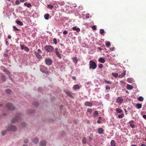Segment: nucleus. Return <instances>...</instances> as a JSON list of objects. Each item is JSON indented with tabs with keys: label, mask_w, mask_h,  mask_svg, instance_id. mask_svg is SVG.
<instances>
[{
	"label": "nucleus",
	"mask_w": 146,
	"mask_h": 146,
	"mask_svg": "<svg viewBox=\"0 0 146 146\" xmlns=\"http://www.w3.org/2000/svg\"><path fill=\"white\" fill-rule=\"evenodd\" d=\"M49 16V14L48 13H47L44 15V18L46 20H48V19Z\"/></svg>",
	"instance_id": "obj_26"
},
{
	"label": "nucleus",
	"mask_w": 146,
	"mask_h": 146,
	"mask_svg": "<svg viewBox=\"0 0 146 146\" xmlns=\"http://www.w3.org/2000/svg\"><path fill=\"white\" fill-rule=\"evenodd\" d=\"M99 60L100 62L102 63H104L105 62V60L103 58H100L99 59Z\"/></svg>",
	"instance_id": "obj_20"
},
{
	"label": "nucleus",
	"mask_w": 146,
	"mask_h": 146,
	"mask_svg": "<svg viewBox=\"0 0 146 146\" xmlns=\"http://www.w3.org/2000/svg\"><path fill=\"white\" fill-rule=\"evenodd\" d=\"M5 91L7 93L9 94L11 93V90L9 89L6 90Z\"/></svg>",
	"instance_id": "obj_35"
},
{
	"label": "nucleus",
	"mask_w": 146,
	"mask_h": 146,
	"mask_svg": "<svg viewBox=\"0 0 146 146\" xmlns=\"http://www.w3.org/2000/svg\"><path fill=\"white\" fill-rule=\"evenodd\" d=\"M13 28L15 31H20V30L17 28L15 26H13Z\"/></svg>",
	"instance_id": "obj_38"
},
{
	"label": "nucleus",
	"mask_w": 146,
	"mask_h": 146,
	"mask_svg": "<svg viewBox=\"0 0 146 146\" xmlns=\"http://www.w3.org/2000/svg\"><path fill=\"white\" fill-rule=\"evenodd\" d=\"M98 133L100 134H101L103 133L104 130L102 128H98Z\"/></svg>",
	"instance_id": "obj_11"
},
{
	"label": "nucleus",
	"mask_w": 146,
	"mask_h": 146,
	"mask_svg": "<svg viewBox=\"0 0 146 146\" xmlns=\"http://www.w3.org/2000/svg\"><path fill=\"white\" fill-rule=\"evenodd\" d=\"M48 7L50 8L51 9H52L53 7V6L51 5H48Z\"/></svg>",
	"instance_id": "obj_46"
},
{
	"label": "nucleus",
	"mask_w": 146,
	"mask_h": 146,
	"mask_svg": "<svg viewBox=\"0 0 146 146\" xmlns=\"http://www.w3.org/2000/svg\"><path fill=\"white\" fill-rule=\"evenodd\" d=\"M8 109L10 110L13 111L15 109V108L11 104L8 103L6 105Z\"/></svg>",
	"instance_id": "obj_5"
},
{
	"label": "nucleus",
	"mask_w": 146,
	"mask_h": 146,
	"mask_svg": "<svg viewBox=\"0 0 146 146\" xmlns=\"http://www.w3.org/2000/svg\"><path fill=\"white\" fill-rule=\"evenodd\" d=\"M55 54L60 59L62 58V56H61L60 54L59 53V52L55 53Z\"/></svg>",
	"instance_id": "obj_25"
},
{
	"label": "nucleus",
	"mask_w": 146,
	"mask_h": 146,
	"mask_svg": "<svg viewBox=\"0 0 146 146\" xmlns=\"http://www.w3.org/2000/svg\"><path fill=\"white\" fill-rule=\"evenodd\" d=\"M55 53L57 52H58V49L57 48H55Z\"/></svg>",
	"instance_id": "obj_51"
},
{
	"label": "nucleus",
	"mask_w": 146,
	"mask_h": 146,
	"mask_svg": "<svg viewBox=\"0 0 146 146\" xmlns=\"http://www.w3.org/2000/svg\"><path fill=\"white\" fill-rule=\"evenodd\" d=\"M129 123L130 127L132 128H134L135 126L134 125V122L133 121H130Z\"/></svg>",
	"instance_id": "obj_16"
},
{
	"label": "nucleus",
	"mask_w": 146,
	"mask_h": 146,
	"mask_svg": "<svg viewBox=\"0 0 146 146\" xmlns=\"http://www.w3.org/2000/svg\"><path fill=\"white\" fill-rule=\"evenodd\" d=\"M137 100L139 101H141L143 100V98L142 96H140L138 98Z\"/></svg>",
	"instance_id": "obj_33"
},
{
	"label": "nucleus",
	"mask_w": 146,
	"mask_h": 146,
	"mask_svg": "<svg viewBox=\"0 0 146 146\" xmlns=\"http://www.w3.org/2000/svg\"><path fill=\"white\" fill-rule=\"evenodd\" d=\"M133 88V87L131 86L128 84V90H131Z\"/></svg>",
	"instance_id": "obj_43"
},
{
	"label": "nucleus",
	"mask_w": 146,
	"mask_h": 146,
	"mask_svg": "<svg viewBox=\"0 0 146 146\" xmlns=\"http://www.w3.org/2000/svg\"><path fill=\"white\" fill-rule=\"evenodd\" d=\"M73 88L74 90L78 89L80 88V87L78 84H76L73 86Z\"/></svg>",
	"instance_id": "obj_15"
},
{
	"label": "nucleus",
	"mask_w": 146,
	"mask_h": 146,
	"mask_svg": "<svg viewBox=\"0 0 146 146\" xmlns=\"http://www.w3.org/2000/svg\"><path fill=\"white\" fill-rule=\"evenodd\" d=\"M92 110L91 109L88 108L87 109V112L89 113L90 114L92 112Z\"/></svg>",
	"instance_id": "obj_40"
},
{
	"label": "nucleus",
	"mask_w": 146,
	"mask_h": 146,
	"mask_svg": "<svg viewBox=\"0 0 146 146\" xmlns=\"http://www.w3.org/2000/svg\"><path fill=\"white\" fill-rule=\"evenodd\" d=\"M110 49L111 51H113L115 50V48L114 47L111 48H110Z\"/></svg>",
	"instance_id": "obj_54"
},
{
	"label": "nucleus",
	"mask_w": 146,
	"mask_h": 146,
	"mask_svg": "<svg viewBox=\"0 0 146 146\" xmlns=\"http://www.w3.org/2000/svg\"><path fill=\"white\" fill-rule=\"evenodd\" d=\"M86 19H89V14H86Z\"/></svg>",
	"instance_id": "obj_58"
},
{
	"label": "nucleus",
	"mask_w": 146,
	"mask_h": 146,
	"mask_svg": "<svg viewBox=\"0 0 146 146\" xmlns=\"http://www.w3.org/2000/svg\"><path fill=\"white\" fill-rule=\"evenodd\" d=\"M103 66V64H100L98 66V67L100 68H102Z\"/></svg>",
	"instance_id": "obj_52"
},
{
	"label": "nucleus",
	"mask_w": 146,
	"mask_h": 146,
	"mask_svg": "<svg viewBox=\"0 0 146 146\" xmlns=\"http://www.w3.org/2000/svg\"><path fill=\"white\" fill-rule=\"evenodd\" d=\"M34 112V111H33V110H30L29 111V113H33Z\"/></svg>",
	"instance_id": "obj_59"
},
{
	"label": "nucleus",
	"mask_w": 146,
	"mask_h": 146,
	"mask_svg": "<svg viewBox=\"0 0 146 146\" xmlns=\"http://www.w3.org/2000/svg\"><path fill=\"white\" fill-rule=\"evenodd\" d=\"M6 133V131H4L1 132V134L2 135L4 136Z\"/></svg>",
	"instance_id": "obj_42"
},
{
	"label": "nucleus",
	"mask_w": 146,
	"mask_h": 146,
	"mask_svg": "<svg viewBox=\"0 0 146 146\" xmlns=\"http://www.w3.org/2000/svg\"><path fill=\"white\" fill-rule=\"evenodd\" d=\"M40 71L42 72L47 74L49 75L50 73L48 72L46 68L44 66H42L40 69Z\"/></svg>",
	"instance_id": "obj_6"
},
{
	"label": "nucleus",
	"mask_w": 146,
	"mask_h": 146,
	"mask_svg": "<svg viewBox=\"0 0 146 146\" xmlns=\"http://www.w3.org/2000/svg\"><path fill=\"white\" fill-rule=\"evenodd\" d=\"M72 78L73 80H76V78H75V77H74V76H73V77H72Z\"/></svg>",
	"instance_id": "obj_61"
},
{
	"label": "nucleus",
	"mask_w": 146,
	"mask_h": 146,
	"mask_svg": "<svg viewBox=\"0 0 146 146\" xmlns=\"http://www.w3.org/2000/svg\"><path fill=\"white\" fill-rule=\"evenodd\" d=\"M82 141L83 143L86 144L87 142L86 139L85 137H84L82 139Z\"/></svg>",
	"instance_id": "obj_29"
},
{
	"label": "nucleus",
	"mask_w": 146,
	"mask_h": 146,
	"mask_svg": "<svg viewBox=\"0 0 146 146\" xmlns=\"http://www.w3.org/2000/svg\"><path fill=\"white\" fill-rule=\"evenodd\" d=\"M45 50L48 52H52L54 50L53 47L50 45H46L44 47Z\"/></svg>",
	"instance_id": "obj_1"
},
{
	"label": "nucleus",
	"mask_w": 146,
	"mask_h": 146,
	"mask_svg": "<svg viewBox=\"0 0 146 146\" xmlns=\"http://www.w3.org/2000/svg\"><path fill=\"white\" fill-rule=\"evenodd\" d=\"M92 28L93 30H95L96 29V26L95 25L92 26Z\"/></svg>",
	"instance_id": "obj_45"
},
{
	"label": "nucleus",
	"mask_w": 146,
	"mask_h": 146,
	"mask_svg": "<svg viewBox=\"0 0 146 146\" xmlns=\"http://www.w3.org/2000/svg\"><path fill=\"white\" fill-rule=\"evenodd\" d=\"M25 46V45L20 44V47L21 49V50H23V49H24V47Z\"/></svg>",
	"instance_id": "obj_41"
},
{
	"label": "nucleus",
	"mask_w": 146,
	"mask_h": 146,
	"mask_svg": "<svg viewBox=\"0 0 146 146\" xmlns=\"http://www.w3.org/2000/svg\"><path fill=\"white\" fill-rule=\"evenodd\" d=\"M104 30L103 29H100V33L102 35L104 33Z\"/></svg>",
	"instance_id": "obj_39"
},
{
	"label": "nucleus",
	"mask_w": 146,
	"mask_h": 146,
	"mask_svg": "<svg viewBox=\"0 0 146 146\" xmlns=\"http://www.w3.org/2000/svg\"><path fill=\"white\" fill-rule=\"evenodd\" d=\"M37 51H38V53H40L41 52V50L40 49H38L37 50Z\"/></svg>",
	"instance_id": "obj_57"
},
{
	"label": "nucleus",
	"mask_w": 146,
	"mask_h": 146,
	"mask_svg": "<svg viewBox=\"0 0 146 146\" xmlns=\"http://www.w3.org/2000/svg\"><path fill=\"white\" fill-rule=\"evenodd\" d=\"M72 29L74 31H76L77 33L79 32L80 31V29L79 28H77L76 27H73Z\"/></svg>",
	"instance_id": "obj_17"
},
{
	"label": "nucleus",
	"mask_w": 146,
	"mask_h": 146,
	"mask_svg": "<svg viewBox=\"0 0 146 146\" xmlns=\"http://www.w3.org/2000/svg\"><path fill=\"white\" fill-rule=\"evenodd\" d=\"M52 60L49 58H46L45 60V62L46 64L48 65H50L52 64Z\"/></svg>",
	"instance_id": "obj_7"
},
{
	"label": "nucleus",
	"mask_w": 146,
	"mask_h": 146,
	"mask_svg": "<svg viewBox=\"0 0 146 146\" xmlns=\"http://www.w3.org/2000/svg\"><path fill=\"white\" fill-rule=\"evenodd\" d=\"M33 104L36 106H38L39 105V104L38 102H33Z\"/></svg>",
	"instance_id": "obj_37"
},
{
	"label": "nucleus",
	"mask_w": 146,
	"mask_h": 146,
	"mask_svg": "<svg viewBox=\"0 0 146 146\" xmlns=\"http://www.w3.org/2000/svg\"><path fill=\"white\" fill-rule=\"evenodd\" d=\"M41 146H46V141L44 140H42L40 141Z\"/></svg>",
	"instance_id": "obj_13"
},
{
	"label": "nucleus",
	"mask_w": 146,
	"mask_h": 146,
	"mask_svg": "<svg viewBox=\"0 0 146 146\" xmlns=\"http://www.w3.org/2000/svg\"><path fill=\"white\" fill-rule=\"evenodd\" d=\"M72 59L73 60V62H74L76 64L77 62L78 61V60L76 57H72Z\"/></svg>",
	"instance_id": "obj_19"
},
{
	"label": "nucleus",
	"mask_w": 146,
	"mask_h": 146,
	"mask_svg": "<svg viewBox=\"0 0 146 146\" xmlns=\"http://www.w3.org/2000/svg\"><path fill=\"white\" fill-rule=\"evenodd\" d=\"M15 3V4L17 5H19V2L18 0H16Z\"/></svg>",
	"instance_id": "obj_49"
},
{
	"label": "nucleus",
	"mask_w": 146,
	"mask_h": 146,
	"mask_svg": "<svg viewBox=\"0 0 146 146\" xmlns=\"http://www.w3.org/2000/svg\"><path fill=\"white\" fill-rule=\"evenodd\" d=\"M142 105L141 104L137 103L136 104V108L138 109L141 108Z\"/></svg>",
	"instance_id": "obj_24"
},
{
	"label": "nucleus",
	"mask_w": 146,
	"mask_h": 146,
	"mask_svg": "<svg viewBox=\"0 0 146 146\" xmlns=\"http://www.w3.org/2000/svg\"><path fill=\"white\" fill-rule=\"evenodd\" d=\"M27 6L29 8L31 6V4L30 3H28V4L27 5Z\"/></svg>",
	"instance_id": "obj_50"
},
{
	"label": "nucleus",
	"mask_w": 146,
	"mask_h": 146,
	"mask_svg": "<svg viewBox=\"0 0 146 146\" xmlns=\"http://www.w3.org/2000/svg\"><path fill=\"white\" fill-rule=\"evenodd\" d=\"M3 71L5 72V73L8 75L9 77H10V72L6 68H5L3 70Z\"/></svg>",
	"instance_id": "obj_14"
},
{
	"label": "nucleus",
	"mask_w": 146,
	"mask_h": 146,
	"mask_svg": "<svg viewBox=\"0 0 146 146\" xmlns=\"http://www.w3.org/2000/svg\"><path fill=\"white\" fill-rule=\"evenodd\" d=\"M53 42L55 44H57V40L56 38H54L53 39Z\"/></svg>",
	"instance_id": "obj_44"
},
{
	"label": "nucleus",
	"mask_w": 146,
	"mask_h": 146,
	"mask_svg": "<svg viewBox=\"0 0 146 146\" xmlns=\"http://www.w3.org/2000/svg\"><path fill=\"white\" fill-rule=\"evenodd\" d=\"M39 141L38 138L36 137H35L33 141V142L35 143L36 144Z\"/></svg>",
	"instance_id": "obj_18"
},
{
	"label": "nucleus",
	"mask_w": 146,
	"mask_h": 146,
	"mask_svg": "<svg viewBox=\"0 0 146 146\" xmlns=\"http://www.w3.org/2000/svg\"><path fill=\"white\" fill-rule=\"evenodd\" d=\"M125 74V72H124L123 73H122L121 74V75L120 74L119 75H118V77H119V78H122L123 76H124Z\"/></svg>",
	"instance_id": "obj_27"
},
{
	"label": "nucleus",
	"mask_w": 146,
	"mask_h": 146,
	"mask_svg": "<svg viewBox=\"0 0 146 146\" xmlns=\"http://www.w3.org/2000/svg\"><path fill=\"white\" fill-rule=\"evenodd\" d=\"M84 104L85 106H88L91 107L92 106V103L88 101L86 102Z\"/></svg>",
	"instance_id": "obj_12"
},
{
	"label": "nucleus",
	"mask_w": 146,
	"mask_h": 146,
	"mask_svg": "<svg viewBox=\"0 0 146 146\" xmlns=\"http://www.w3.org/2000/svg\"><path fill=\"white\" fill-rule=\"evenodd\" d=\"M116 111L118 113H120L122 112V110L119 108H117L115 109Z\"/></svg>",
	"instance_id": "obj_28"
},
{
	"label": "nucleus",
	"mask_w": 146,
	"mask_h": 146,
	"mask_svg": "<svg viewBox=\"0 0 146 146\" xmlns=\"http://www.w3.org/2000/svg\"><path fill=\"white\" fill-rule=\"evenodd\" d=\"M24 49L25 51L27 52H29V48L27 46H26L25 45L24 47Z\"/></svg>",
	"instance_id": "obj_31"
},
{
	"label": "nucleus",
	"mask_w": 146,
	"mask_h": 146,
	"mask_svg": "<svg viewBox=\"0 0 146 146\" xmlns=\"http://www.w3.org/2000/svg\"><path fill=\"white\" fill-rule=\"evenodd\" d=\"M35 54L36 57V58L38 59H41L42 58L41 56L39 54V53H38L36 51L35 52Z\"/></svg>",
	"instance_id": "obj_10"
},
{
	"label": "nucleus",
	"mask_w": 146,
	"mask_h": 146,
	"mask_svg": "<svg viewBox=\"0 0 146 146\" xmlns=\"http://www.w3.org/2000/svg\"><path fill=\"white\" fill-rule=\"evenodd\" d=\"M143 117L144 118L146 119V115H143Z\"/></svg>",
	"instance_id": "obj_60"
},
{
	"label": "nucleus",
	"mask_w": 146,
	"mask_h": 146,
	"mask_svg": "<svg viewBox=\"0 0 146 146\" xmlns=\"http://www.w3.org/2000/svg\"><path fill=\"white\" fill-rule=\"evenodd\" d=\"M112 75L113 76V77L115 78L118 77V74L117 73H112Z\"/></svg>",
	"instance_id": "obj_30"
},
{
	"label": "nucleus",
	"mask_w": 146,
	"mask_h": 146,
	"mask_svg": "<svg viewBox=\"0 0 146 146\" xmlns=\"http://www.w3.org/2000/svg\"><path fill=\"white\" fill-rule=\"evenodd\" d=\"M1 79L3 82H5L6 80L5 76L4 74H2L1 76Z\"/></svg>",
	"instance_id": "obj_23"
},
{
	"label": "nucleus",
	"mask_w": 146,
	"mask_h": 146,
	"mask_svg": "<svg viewBox=\"0 0 146 146\" xmlns=\"http://www.w3.org/2000/svg\"><path fill=\"white\" fill-rule=\"evenodd\" d=\"M11 36L10 35H8V38L9 39H11Z\"/></svg>",
	"instance_id": "obj_62"
},
{
	"label": "nucleus",
	"mask_w": 146,
	"mask_h": 146,
	"mask_svg": "<svg viewBox=\"0 0 146 146\" xmlns=\"http://www.w3.org/2000/svg\"><path fill=\"white\" fill-rule=\"evenodd\" d=\"M17 128L15 125H10L8 126L7 128V131H15L17 130Z\"/></svg>",
	"instance_id": "obj_3"
},
{
	"label": "nucleus",
	"mask_w": 146,
	"mask_h": 146,
	"mask_svg": "<svg viewBox=\"0 0 146 146\" xmlns=\"http://www.w3.org/2000/svg\"><path fill=\"white\" fill-rule=\"evenodd\" d=\"M104 82L105 84H111V82L109 81H107L106 80H104Z\"/></svg>",
	"instance_id": "obj_36"
},
{
	"label": "nucleus",
	"mask_w": 146,
	"mask_h": 146,
	"mask_svg": "<svg viewBox=\"0 0 146 146\" xmlns=\"http://www.w3.org/2000/svg\"><path fill=\"white\" fill-rule=\"evenodd\" d=\"M124 116V114H123L121 115H118V117L119 118H122Z\"/></svg>",
	"instance_id": "obj_47"
},
{
	"label": "nucleus",
	"mask_w": 146,
	"mask_h": 146,
	"mask_svg": "<svg viewBox=\"0 0 146 146\" xmlns=\"http://www.w3.org/2000/svg\"><path fill=\"white\" fill-rule=\"evenodd\" d=\"M89 68L92 69H95L97 67L96 64L93 60H90L89 62Z\"/></svg>",
	"instance_id": "obj_2"
},
{
	"label": "nucleus",
	"mask_w": 146,
	"mask_h": 146,
	"mask_svg": "<svg viewBox=\"0 0 146 146\" xmlns=\"http://www.w3.org/2000/svg\"><path fill=\"white\" fill-rule=\"evenodd\" d=\"M21 2H22V3H23V2H24V1H25V0H20Z\"/></svg>",
	"instance_id": "obj_64"
},
{
	"label": "nucleus",
	"mask_w": 146,
	"mask_h": 146,
	"mask_svg": "<svg viewBox=\"0 0 146 146\" xmlns=\"http://www.w3.org/2000/svg\"><path fill=\"white\" fill-rule=\"evenodd\" d=\"M111 146H116L115 141L114 140H112L111 141Z\"/></svg>",
	"instance_id": "obj_22"
},
{
	"label": "nucleus",
	"mask_w": 146,
	"mask_h": 146,
	"mask_svg": "<svg viewBox=\"0 0 146 146\" xmlns=\"http://www.w3.org/2000/svg\"><path fill=\"white\" fill-rule=\"evenodd\" d=\"M64 92L68 96L70 97V98H73V96H72V94L71 93V92H69L67 90H64Z\"/></svg>",
	"instance_id": "obj_9"
},
{
	"label": "nucleus",
	"mask_w": 146,
	"mask_h": 146,
	"mask_svg": "<svg viewBox=\"0 0 146 146\" xmlns=\"http://www.w3.org/2000/svg\"><path fill=\"white\" fill-rule=\"evenodd\" d=\"M21 125L23 127H25L26 125V123L25 122H23L21 124Z\"/></svg>",
	"instance_id": "obj_55"
},
{
	"label": "nucleus",
	"mask_w": 146,
	"mask_h": 146,
	"mask_svg": "<svg viewBox=\"0 0 146 146\" xmlns=\"http://www.w3.org/2000/svg\"><path fill=\"white\" fill-rule=\"evenodd\" d=\"M20 116L21 114L20 113L17 114L15 118H13L12 119L11 121V122L14 123L15 122L17 121L18 120L21 119V117H20Z\"/></svg>",
	"instance_id": "obj_4"
},
{
	"label": "nucleus",
	"mask_w": 146,
	"mask_h": 146,
	"mask_svg": "<svg viewBox=\"0 0 146 146\" xmlns=\"http://www.w3.org/2000/svg\"><path fill=\"white\" fill-rule=\"evenodd\" d=\"M97 122L98 123H100L101 122V121L100 120L97 121Z\"/></svg>",
	"instance_id": "obj_63"
},
{
	"label": "nucleus",
	"mask_w": 146,
	"mask_h": 146,
	"mask_svg": "<svg viewBox=\"0 0 146 146\" xmlns=\"http://www.w3.org/2000/svg\"><path fill=\"white\" fill-rule=\"evenodd\" d=\"M28 142V140L27 139H25L24 140V142L25 143H27Z\"/></svg>",
	"instance_id": "obj_53"
},
{
	"label": "nucleus",
	"mask_w": 146,
	"mask_h": 146,
	"mask_svg": "<svg viewBox=\"0 0 146 146\" xmlns=\"http://www.w3.org/2000/svg\"><path fill=\"white\" fill-rule=\"evenodd\" d=\"M98 114H99V113H98V111H95L94 112V114L93 115L94 117H95L96 116H97V115H98Z\"/></svg>",
	"instance_id": "obj_34"
},
{
	"label": "nucleus",
	"mask_w": 146,
	"mask_h": 146,
	"mask_svg": "<svg viewBox=\"0 0 146 146\" xmlns=\"http://www.w3.org/2000/svg\"><path fill=\"white\" fill-rule=\"evenodd\" d=\"M111 44L110 42L108 41L106 43V46L107 47L109 48Z\"/></svg>",
	"instance_id": "obj_32"
},
{
	"label": "nucleus",
	"mask_w": 146,
	"mask_h": 146,
	"mask_svg": "<svg viewBox=\"0 0 146 146\" xmlns=\"http://www.w3.org/2000/svg\"><path fill=\"white\" fill-rule=\"evenodd\" d=\"M67 33H68V32H67V31H63V34L64 35H66L67 34Z\"/></svg>",
	"instance_id": "obj_56"
},
{
	"label": "nucleus",
	"mask_w": 146,
	"mask_h": 146,
	"mask_svg": "<svg viewBox=\"0 0 146 146\" xmlns=\"http://www.w3.org/2000/svg\"><path fill=\"white\" fill-rule=\"evenodd\" d=\"M15 21L18 25H20L22 26L23 24V22L17 20Z\"/></svg>",
	"instance_id": "obj_21"
},
{
	"label": "nucleus",
	"mask_w": 146,
	"mask_h": 146,
	"mask_svg": "<svg viewBox=\"0 0 146 146\" xmlns=\"http://www.w3.org/2000/svg\"><path fill=\"white\" fill-rule=\"evenodd\" d=\"M123 99L121 97L118 98L116 100V102L119 104H121L123 101Z\"/></svg>",
	"instance_id": "obj_8"
},
{
	"label": "nucleus",
	"mask_w": 146,
	"mask_h": 146,
	"mask_svg": "<svg viewBox=\"0 0 146 146\" xmlns=\"http://www.w3.org/2000/svg\"><path fill=\"white\" fill-rule=\"evenodd\" d=\"M105 88L106 90L108 89H109L110 90V87H109L108 86L106 85L105 86Z\"/></svg>",
	"instance_id": "obj_48"
}]
</instances>
